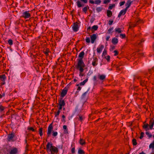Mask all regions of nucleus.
<instances>
[{
    "label": "nucleus",
    "instance_id": "1",
    "mask_svg": "<svg viewBox=\"0 0 154 154\" xmlns=\"http://www.w3.org/2000/svg\"><path fill=\"white\" fill-rule=\"evenodd\" d=\"M46 149L47 152H50L51 153L57 154L58 152L57 148L53 146L51 142H48L46 145Z\"/></svg>",
    "mask_w": 154,
    "mask_h": 154
},
{
    "label": "nucleus",
    "instance_id": "2",
    "mask_svg": "<svg viewBox=\"0 0 154 154\" xmlns=\"http://www.w3.org/2000/svg\"><path fill=\"white\" fill-rule=\"evenodd\" d=\"M85 66V65L83 62V60H78L77 64L76 66V68L81 71L84 70V68Z\"/></svg>",
    "mask_w": 154,
    "mask_h": 154
},
{
    "label": "nucleus",
    "instance_id": "3",
    "mask_svg": "<svg viewBox=\"0 0 154 154\" xmlns=\"http://www.w3.org/2000/svg\"><path fill=\"white\" fill-rule=\"evenodd\" d=\"M15 136V135L14 132H12L11 134H9L8 135L7 140L9 142H13L14 141V138Z\"/></svg>",
    "mask_w": 154,
    "mask_h": 154
},
{
    "label": "nucleus",
    "instance_id": "4",
    "mask_svg": "<svg viewBox=\"0 0 154 154\" xmlns=\"http://www.w3.org/2000/svg\"><path fill=\"white\" fill-rule=\"evenodd\" d=\"M22 14V17L25 19L29 18L31 16L29 11H26L23 12Z\"/></svg>",
    "mask_w": 154,
    "mask_h": 154
},
{
    "label": "nucleus",
    "instance_id": "5",
    "mask_svg": "<svg viewBox=\"0 0 154 154\" xmlns=\"http://www.w3.org/2000/svg\"><path fill=\"white\" fill-rule=\"evenodd\" d=\"M78 0L76 2V4L77 6L79 8H80L81 7H83L84 6V5L83 4H82L81 2H83L84 3H87L88 2V0Z\"/></svg>",
    "mask_w": 154,
    "mask_h": 154
},
{
    "label": "nucleus",
    "instance_id": "6",
    "mask_svg": "<svg viewBox=\"0 0 154 154\" xmlns=\"http://www.w3.org/2000/svg\"><path fill=\"white\" fill-rule=\"evenodd\" d=\"M72 26V29L74 32H76L78 30L79 27L78 22H76L74 23L73 25Z\"/></svg>",
    "mask_w": 154,
    "mask_h": 154
},
{
    "label": "nucleus",
    "instance_id": "7",
    "mask_svg": "<svg viewBox=\"0 0 154 154\" xmlns=\"http://www.w3.org/2000/svg\"><path fill=\"white\" fill-rule=\"evenodd\" d=\"M53 128V126L52 124H51L49 126L48 128L47 134V137H49L50 136Z\"/></svg>",
    "mask_w": 154,
    "mask_h": 154
},
{
    "label": "nucleus",
    "instance_id": "8",
    "mask_svg": "<svg viewBox=\"0 0 154 154\" xmlns=\"http://www.w3.org/2000/svg\"><path fill=\"white\" fill-rule=\"evenodd\" d=\"M153 137L154 138V135L153 136ZM149 148L152 150V154H154V140L149 145Z\"/></svg>",
    "mask_w": 154,
    "mask_h": 154
},
{
    "label": "nucleus",
    "instance_id": "9",
    "mask_svg": "<svg viewBox=\"0 0 154 154\" xmlns=\"http://www.w3.org/2000/svg\"><path fill=\"white\" fill-rule=\"evenodd\" d=\"M68 90V88L65 87L62 91L61 93V97H64L67 94Z\"/></svg>",
    "mask_w": 154,
    "mask_h": 154
},
{
    "label": "nucleus",
    "instance_id": "10",
    "mask_svg": "<svg viewBox=\"0 0 154 154\" xmlns=\"http://www.w3.org/2000/svg\"><path fill=\"white\" fill-rule=\"evenodd\" d=\"M18 152L17 149L15 147H13L10 149V154H16Z\"/></svg>",
    "mask_w": 154,
    "mask_h": 154
},
{
    "label": "nucleus",
    "instance_id": "11",
    "mask_svg": "<svg viewBox=\"0 0 154 154\" xmlns=\"http://www.w3.org/2000/svg\"><path fill=\"white\" fill-rule=\"evenodd\" d=\"M91 38V42L92 44L94 43L95 40L96 39L97 35L96 34H94L90 36Z\"/></svg>",
    "mask_w": 154,
    "mask_h": 154
},
{
    "label": "nucleus",
    "instance_id": "12",
    "mask_svg": "<svg viewBox=\"0 0 154 154\" xmlns=\"http://www.w3.org/2000/svg\"><path fill=\"white\" fill-rule=\"evenodd\" d=\"M92 64L93 66H95L98 64V59L97 57H94L93 58Z\"/></svg>",
    "mask_w": 154,
    "mask_h": 154
},
{
    "label": "nucleus",
    "instance_id": "13",
    "mask_svg": "<svg viewBox=\"0 0 154 154\" xmlns=\"http://www.w3.org/2000/svg\"><path fill=\"white\" fill-rule=\"evenodd\" d=\"M104 47L103 45H100L97 49V52L98 53H101Z\"/></svg>",
    "mask_w": 154,
    "mask_h": 154
},
{
    "label": "nucleus",
    "instance_id": "14",
    "mask_svg": "<svg viewBox=\"0 0 154 154\" xmlns=\"http://www.w3.org/2000/svg\"><path fill=\"white\" fill-rule=\"evenodd\" d=\"M127 10L125 9L122 10L119 14L118 17H120L121 16L124 15H125V14Z\"/></svg>",
    "mask_w": 154,
    "mask_h": 154
},
{
    "label": "nucleus",
    "instance_id": "15",
    "mask_svg": "<svg viewBox=\"0 0 154 154\" xmlns=\"http://www.w3.org/2000/svg\"><path fill=\"white\" fill-rule=\"evenodd\" d=\"M106 77V75L104 74H99L98 75V78L99 79L102 81L105 79Z\"/></svg>",
    "mask_w": 154,
    "mask_h": 154
},
{
    "label": "nucleus",
    "instance_id": "16",
    "mask_svg": "<svg viewBox=\"0 0 154 154\" xmlns=\"http://www.w3.org/2000/svg\"><path fill=\"white\" fill-rule=\"evenodd\" d=\"M58 104L59 106H64L65 105V101L62 99L58 100Z\"/></svg>",
    "mask_w": 154,
    "mask_h": 154
},
{
    "label": "nucleus",
    "instance_id": "17",
    "mask_svg": "<svg viewBox=\"0 0 154 154\" xmlns=\"http://www.w3.org/2000/svg\"><path fill=\"white\" fill-rule=\"evenodd\" d=\"M85 55V52L83 51L81 52L79 55V57L80 58L78 59V60H83V58Z\"/></svg>",
    "mask_w": 154,
    "mask_h": 154
},
{
    "label": "nucleus",
    "instance_id": "18",
    "mask_svg": "<svg viewBox=\"0 0 154 154\" xmlns=\"http://www.w3.org/2000/svg\"><path fill=\"white\" fill-rule=\"evenodd\" d=\"M132 2H131L130 0H128L127 2L125 4V6H126V8L125 9H127V10H128V8H129V7L131 5V4Z\"/></svg>",
    "mask_w": 154,
    "mask_h": 154
},
{
    "label": "nucleus",
    "instance_id": "19",
    "mask_svg": "<svg viewBox=\"0 0 154 154\" xmlns=\"http://www.w3.org/2000/svg\"><path fill=\"white\" fill-rule=\"evenodd\" d=\"M43 52L44 53L46 56H48L49 55V53L50 52V51L49 50V48H46L44 49L43 50Z\"/></svg>",
    "mask_w": 154,
    "mask_h": 154
},
{
    "label": "nucleus",
    "instance_id": "20",
    "mask_svg": "<svg viewBox=\"0 0 154 154\" xmlns=\"http://www.w3.org/2000/svg\"><path fill=\"white\" fill-rule=\"evenodd\" d=\"M88 81V79H86L84 80L82 82L79 83V84H77L76 85L77 86H79V85L80 86H82L84 85Z\"/></svg>",
    "mask_w": 154,
    "mask_h": 154
},
{
    "label": "nucleus",
    "instance_id": "21",
    "mask_svg": "<svg viewBox=\"0 0 154 154\" xmlns=\"http://www.w3.org/2000/svg\"><path fill=\"white\" fill-rule=\"evenodd\" d=\"M118 42V38H112V42L113 44L116 45L117 44Z\"/></svg>",
    "mask_w": 154,
    "mask_h": 154
},
{
    "label": "nucleus",
    "instance_id": "22",
    "mask_svg": "<svg viewBox=\"0 0 154 154\" xmlns=\"http://www.w3.org/2000/svg\"><path fill=\"white\" fill-rule=\"evenodd\" d=\"M6 79V77L5 74L0 75V79L2 81H5Z\"/></svg>",
    "mask_w": 154,
    "mask_h": 154
},
{
    "label": "nucleus",
    "instance_id": "23",
    "mask_svg": "<svg viewBox=\"0 0 154 154\" xmlns=\"http://www.w3.org/2000/svg\"><path fill=\"white\" fill-rule=\"evenodd\" d=\"M115 32L116 33H121L122 31V29L121 28H117L115 29Z\"/></svg>",
    "mask_w": 154,
    "mask_h": 154
},
{
    "label": "nucleus",
    "instance_id": "24",
    "mask_svg": "<svg viewBox=\"0 0 154 154\" xmlns=\"http://www.w3.org/2000/svg\"><path fill=\"white\" fill-rule=\"evenodd\" d=\"M63 128L64 129V133L65 134H67L68 133V129L66 125H64L63 126Z\"/></svg>",
    "mask_w": 154,
    "mask_h": 154
},
{
    "label": "nucleus",
    "instance_id": "25",
    "mask_svg": "<svg viewBox=\"0 0 154 154\" xmlns=\"http://www.w3.org/2000/svg\"><path fill=\"white\" fill-rule=\"evenodd\" d=\"M79 117V120L82 122L85 119V117L83 116H82L80 115H78Z\"/></svg>",
    "mask_w": 154,
    "mask_h": 154
},
{
    "label": "nucleus",
    "instance_id": "26",
    "mask_svg": "<svg viewBox=\"0 0 154 154\" xmlns=\"http://www.w3.org/2000/svg\"><path fill=\"white\" fill-rule=\"evenodd\" d=\"M89 9V6L88 5H87L83 8L82 11L84 12L86 14L87 11Z\"/></svg>",
    "mask_w": 154,
    "mask_h": 154
},
{
    "label": "nucleus",
    "instance_id": "27",
    "mask_svg": "<svg viewBox=\"0 0 154 154\" xmlns=\"http://www.w3.org/2000/svg\"><path fill=\"white\" fill-rule=\"evenodd\" d=\"M43 130V129L42 128H39V133L40 136L41 137L42 136V135H43V133L42 132Z\"/></svg>",
    "mask_w": 154,
    "mask_h": 154
},
{
    "label": "nucleus",
    "instance_id": "28",
    "mask_svg": "<svg viewBox=\"0 0 154 154\" xmlns=\"http://www.w3.org/2000/svg\"><path fill=\"white\" fill-rule=\"evenodd\" d=\"M112 14V12L110 10H107V16L109 17H111Z\"/></svg>",
    "mask_w": 154,
    "mask_h": 154
},
{
    "label": "nucleus",
    "instance_id": "29",
    "mask_svg": "<svg viewBox=\"0 0 154 154\" xmlns=\"http://www.w3.org/2000/svg\"><path fill=\"white\" fill-rule=\"evenodd\" d=\"M78 153L79 154H85V152L83 150L79 149L78 150Z\"/></svg>",
    "mask_w": 154,
    "mask_h": 154
},
{
    "label": "nucleus",
    "instance_id": "30",
    "mask_svg": "<svg viewBox=\"0 0 154 154\" xmlns=\"http://www.w3.org/2000/svg\"><path fill=\"white\" fill-rule=\"evenodd\" d=\"M79 143L81 145H83L85 144V140L82 139H80Z\"/></svg>",
    "mask_w": 154,
    "mask_h": 154
},
{
    "label": "nucleus",
    "instance_id": "31",
    "mask_svg": "<svg viewBox=\"0 0 154 154\" xmlns=\"http://www.w3.org/2000/svg\"><path fill=\"white\" fill-rule=\"evenodd\" d=\"M148 126L149 125L148 124H145L143 126V128L144 129H146V131H147V130H149V128H148Z\"/></svg>",
    "mask_w": 154,
    "mask_h": 154
},
{
    "label": "nucleus",
    "instance_id": "32",
    "mask_svg": "<svg viewBox=\"0 0 154 154\" xmlns=\"http://www.w3.org/2000/svg\"><path fill=\"white\" fill-rule=\"evenodd\" d=\"M146 134L147 135L149 138H150L152 137V134L149 131H147L146 132Z\"/></svg>",
    "mask_w": 154,
    "mask_h": 154
},
{
    "label": "nucleus",
    "instance_id": "33",
    "mask_svg": "<svg viewBox=\"0 0 154 154\" xmlns=\"http://www.w3.org/2000/svg\"><path fill=\"white\" fill-rule=\"evenodd\" d=\"M89 91V89H88L86 91L82 94V96L83 97H85L87 94H88Z\"/></svg>",
    "mask_w": 154,
    "mask_h": 154
},
{
    "label": "nucleus",
    "instance_id": "34",
    "mask_svg": "<svg viewBox=\"0 0 154 154\" xmlns=\"http://www.w3.org/2000/svg\"><path fill=\"white\" fill-rule=\"evenodd\" d=\"M102 9L103 8L102 7H99L96 8V10L97 12L99 13L101 11Z\"/></svg>",
    "mask_w": 154,
    "mask_h": 154
},
{
    "label": "nucleus",
    "instance_id": "35",
    "mask_svg": "<svg viewBox=\"0 0 154 154\" xmlns=\"http://www.w3.org/2000/svg\"><path fill=\"white\" fill-rule=\"evenodd\" d=\"M113 29V27H112L109 28L108 30V33L109 34L112 33V31Z\"/></svg>",
    "mask_w": 154,
    "mask_h": 154
},
{
    "label": "nucleus",
    "instance_id": "36",
    "mask_svg": "<svg viewBox=\"0 0 154 154\" xmlns=\"http://www.w3.org/2000/svg\"><path fill=\"white\" fill-rule=\"evenodd\" d=\"M98 26L97 25H94L91 28L92 29L94 30H97L98 28Z\"/></svg>",
    "mask_w": 154,
    "mask_h": 154
},
{
    "label": "nucleus",
    "instance_id": "37",
    "mask_svg": "<svg viewBox=\"0 0 154 154\" xmlns=\"http://www.w3.org/2000/svg\"><path fill=\"white\" fill-rule=\"evenodd\" d=\"M100 0H96L94 1V3L97 5H99L101 3Z\"/></svg>",
    "mask_w": 154,
    "mask_h": 154
},
{
    "label": "nucleus",
    "instance_id": "38",
    "mask_svg": "<svg viewBox=\"0 0 154 154\" xmlns=\"http://www.w3.org/2000/svg\"><path fill=\"white\" fill-rule=\"evenodd\" d=\"M132 142L133 143V145L134 146H135L137 144V143L136 142V140L135 139H133L132 140Z\"/></svg>",
    "mask_w": 154,
    "mask_h": 154
},
{
    "label": "nucleus",
    "instance_id": "39",
    "mask_svg": "<svg viewBox=\"0 0 154 154\" xmlns=\"http://www.w3.org/2000/svg\"><path fill=\"white\" fill-rule=\"evenodd\" d=\"M8 43L10 45H11L13 44V42L12 40L10 39L8 41Z\"/></svg>",
    "mask_w": 154,
    "mask_h": 154
},
{
    "label": "nucleus",
    "instance_id": "40",
    "mask_svg": "<svg viewBox=\"0 0 154 154\" xmlns=\"http://www.w3.org/2000/svg\"><path fill=\"white\" fill-rule=\"evenodd\" d=\"M5 109V107L1 105H0V111L2 112L4 111Z\"/></svg>",
    "mask_w": 154,
    "mask_h": 154
},
{
    "label": "nucleus",
    "instance_id": "41",
    "mask_svg": "<svg viewBox=\"0 0 154 154\" xmlns=\"http://www.w3.org/2000/svg\"><path fill=\"white\" fill-rule=\"evenodd\" d=\"M84 70H81V71H80V70H79V76H82L84 75V74L82 73Z\"/></svg>",
    "mask_w": 154,
    "mask_h": 154
},
{
    "label": "nucleus",
    "instance_id": "42",
    "mask_svg": "<svg viewBox=\"0 0 154 154\" xmlns=\"http://www.w3.org/2000/svg\"><path fill=\"white\" fill-rule=\"evenodd\" d=\"M27 130L29 131L31 130L32 131H35V130L32 127H28L27 128Z\"/></svg>",
    "mask_w": 154,
    "mask_h": 154
},
{
    "label": "nucleus",
    "instance_id": "43",
    "mask_svg": "<svg viewBox=\"0 0 154 154\" xmlns=\"http://www.w3.org/2000/svg\"><path fill=\"white\" fill-rule=\"evenodd\" d=\"M85 41L87 43H89L90 42V38L89 37H86Z\"/></svg>",
    "mask_w": 154,
    "mask_h": 154
},
{
    "label": "nucleus",
    "instance_id": "44",
    "mask_svg": "<svg viewBox=\"0 0 154 154\" xmlns=\"http://www.w3.org/2000/svg\"><path fill=\"white\" fill-rule=\"evenodd\" d=\"M105 58L108 62H109L110 59V57L108 55L106 56L105 57Z\"/></svg>",
    "mask_w": 154,
    "mask_h": 154
},
{
    "label": "nucleus",
    "instance_id": "45",
    "mask_svg": "<svg viewBox=\"0 0 154 154\" xmlns=\"http://www.w3.org/2000/svg\"><path fill=\"white\" fill-rule=\"evenodd\" d=\"M60 111H59V110H58L57 112H54L55 115V117H57V116H58L59 115V114L60 113Z\"/></svg>",
    "mask_w": 154,
    "mask_h": 154
},
{
    "label": "nucleus",
    "instance_id": "46",
    "mask_svg": "<svg viewBox=\"0 0 154 154\" xmlns=\"http://www.w3.org/2000/svg\"><path fill=\"white\" fill-rule=\"evenodd\" d=\"M154 124V122H152L151 124L149 125V128L150 129H152L153 128Z\"/></svg>",
    "mask_w": 154,
    "mask_h": 154
},
{
    "label": "nucleus",
    "instance_id": "47",
    "mask_svg": "<svg viewBox=\"0 0 154 154\" xmlns=\"http://www.w3.org/2000/svg\"><path fill=\"white\" fill-rule=\"evenodd\" d=\"M53 134L52 135L54 137H56L57 135V132H54V131H53Z\"/></svg>",
    "mask_w": 154,
    "mask_h": 154
},
{
    "label": "nucleus",
    "instance_id": "48",
    "mask_svg": "<svg viewBox=\"0 0 154 154\" xmlns=\"http://www.w3.org/2000/svg\"><path fill=\"white\" fill-rule=\"evenodd\" d=\"M144 134V133L143 132H141V133L139 137L140 139H141L143 138V137Z\"/></svg>",
    "mask_w": 154,
    "mask_h": 154
},
{
    "label": "nucleus",
    "instance_id": "49",
    "mask_svg": "<svg viewBox=\"0 0 154 154\" xmlns=\"http://www.w3.org/2000/svg\"><path fill=\"white\" fill-rule=\"evenodd\" d=\"M62 118L63 119L62 120V121L63 122H66V120H65V117L64 115H63L62 116Z\"/></svg>",
    "mask_w": 154,
    "mask_h": 154
},
{
    "label": "nucleus",
    "instance_id": "50",
    "mask_svg": "<svg viewBox=\"0 0 154 154\" xmlns=\"http://www.w3.org/2000/svg\"><path fill=\"white\" fill-rule=\"evenodd\" d=\"M126 35L125 34H120V37L121 38H124L125 37Z\"/></svg>",
    "mask_w": 154,
    "mask_h": 154
},
{
    "label": "nucleus",
    "instance_id": "51",
    "mask_svg": "<svg viewBox=\"0 0 154 154\" xmlns=\"http://www.w3.org/2000/svg\"><path fill=\"white\" fill-rule=\"evenodd\" d=\"M71 152L72 153H74L75 152V147L72 148L71 150Z\"/></svg>",
    "mask_w": 154,
    "mask_h": 154
},
{
    "label": "nucleus",
    "instance_id": "52",
    "mask_svg": "<svg viewBox=\"0 0 154 154\" xmlns=\"http://www.w3.org/2000/svg\"><path fill=\"white\" fill-rule=\"evenodd\" d=\"M114 55L115 56H116L118 54V51L116 50L114 51Z\"/></svg>",
    "mask_w": 154,
    "mask_h": 154
},
{
    "label": "nucleus",
    "instance_id": "53",
    "mask_svg": "<svg viewBox=\"0 0 154 154\" xmlns=\"http://www.w3.org/2000/svg\"><path fill=\"white\" fill-rule=\"evenodd\" d=\"M140 85L142 86H144L145 85V84H144V82L143 81V80H141L140 81Z\"/></svg>",
    "mask_w": 154,
    "mask_h": 154
},
{
    "label": "nucleus",
    "instance_id": "54",
    "mask_svg": "<svg viewBox=\"0 0 154 154\" xmlns=\"http://www.w3.org/2000/svg\"><path fill=\"white\" fill-rule=\"evenodd\" d=\"M125 3V1H123V2H121L120 3V6L123 5H124V4Z\"/></svg>",
    "mask_w": 154,
    "mask_h": 154
},
{
    "label": "nucleus",
    "instance_id": "55",
    "mask_svg": "<svg viewBox=\"0 0 154 154\" xmlns=\"http://www.w3.org/2000/svg\"><path fill=\"white\" fill-rule=\"evenodd\" d=\"M110 2V0H104L103 2L104 4H106L109 3Z\"/></svg>",
    "mask_w": 154,
    "mask_h": 154
},
{
    "label": "nucleus",
    "instance_id": "56",
    "mask_svg": "<svg viewBox=\"0 0 154 154\" xmlns=\"http://www.w3.org/2000/svg\"><path fill=\"white\" fill-rule=\"evenodd\" d=\"M5 93H3L2 94H0V98H2L3 97H4L5 96Z\"/></svg>",
    "mask_w": 154,
    "mask_h": 154
},
{
    "label": "nucleus",
    "instance_id": "57",
    "mask_svg": "<svg viewBox=\"0 0 154 154\" xmlns=\"http://www.w3.org/2000/svg\"><path fill=\"white\" fill-rule=\"evenodd\" d=\"M144 41V40H142L141 41H140L138 43V44L139 45H141V43L143 42Z\"/></svg>",
    "mask_w": 154,
    "mask_h": 154
},
{
    "label": "nucleus",
    "instance_id": "58",
    "mask_svg": "<svg viewBox=\"0 0 154 154\" xmlns=\"http://www.w3.org/2000/svg\"><path fill=\"white\" fill-rule=\"evenodd\" d=\"M113 23V21L109 20V25H111Z\"/></svg>",
    "mask_w": 154,
    "mask_h": 154
},
{
    "label": "nucleus",
    "instance_id": "59",
    "mask_svg": "<svg viewBox=\"0 0 154 154\" xmlns=\"http://www.w3.org/2000/svg\"><path fill=\"white\" fill-rule=\"evenodd\" d=\"M89 2L91 4H94V1L92 0H89Z\"/></svg>",
    "mask_w": 154,
    "mask_h": 154
},
{
    "label": "nucleus",
    "instance_id": "60",
    "mask_svg": "<svg viewBox=\"0 0 154 154\" xmlns=\"http://www.w3.org/2000/svg\"><path fill=\"white\" fill-rule=\"evenodd\" d=\"M28 147H29V145L28 144H26V150H28Z\"/></svg>",
    "mask_w": 154,
    "mask_h": 154
},
{
    "label": "nucleus",
    "instance_id": "61",
    "mask_svg": "<svg viewBox=\"0 0 154 154\" xmlns=\"http://www.w3.org/2000/svg\"><path fill=\"white\" fill-rule=\"evenodd\" d=\"M106 51L104 50L103 52V55H106Z\"/></svg>",
    "mask_w": 154,
    "mask_h": 154
},
{
    "label": "nucleus",
    "instance_id": "62",
    "mask_svg": "<svg viewBox=\"0 0 154 154\" xmlns=\"http://www.w3.org/2000/svg\"><path fill=\"white\" fill-rule=\"evenodd\" d=\"M63 106H59V108H58V110H59L60 111V110H61L62 108V107Z\"/></svg>",
    "mask_w": 154,
    "mask_h": 154
},
{
    "label": "nucleus",
    "instance_id": "63",
    "mask_svg": "<svg viewBox=\"0 0 154 154\" xmlns=\"http://www.w3.org/2000/svg\"><path fill=\"white\" fill-rule=\"evenodd\" d=\"M110 36H107L106 37V41H108L109 40V39L110 38Z\"/></svg>",
    "mask_w": 154,
    "mask_h": 154
},
{
    "label": "nucleus",
    "instance_id": "64",
    "mask_svg": "<svg viewBox=\"0 0 154 154\" xmlns=\"http://www.w3.org/2000/svg\"><path fill=\"white\" fill-rule=\"evenodd\" d=\"M81 89V87L80 86H79L77 88V90H78L79 91H80Z\"/></svg>",
    "mask_w": 154,
    "mask_h": 154
}]
</instances>
